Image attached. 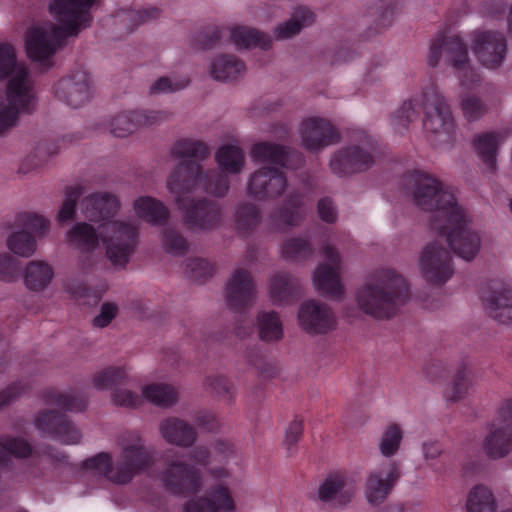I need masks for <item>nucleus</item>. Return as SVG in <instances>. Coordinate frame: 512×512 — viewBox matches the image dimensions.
Instances as JSON below:
<instances>
[{
  "label": "nucleus",
  "instance_id": "15",
  "mask_svg": "<svg viewBox=\"0 0 512 512\" xmlns=\"http://www.w3.org/2000/svg\"><path fill=\"white\" fill-rule=\"evenodd\" d=\"M419 269L427 282L442 285L454 274L452 256L441 242L431 241L421 251Z\"/></svg>",
  "mask_w": 512,
  "mask_h": 512
},
{
  "label": "nucleus",
  "instance_id": "21",
  "mask_svg": "<svg viewBox=\"0 0 512 512\" xmlns=\"http://www.w3.org/2000/svg\"><path fill=\"white\" fill-rule=\"evenodd\" d=\"M301 143L307 150L317 152L339 141V134L332 123L321 117L304 119L299 127Z\"/></svg>",
  "mask_w": 512,
  "mask_h": 512
},
{
  "label": "nucleus",
  "instance_id": "25",
  "mask_svg": "<svg viewBox=\"0 0 512 512\" xmlns=\"http://www.w3.org/2000/svg\"><path fill=\"white\" fill-rule=\"evenodd\" d=\"M184 512H234L235 502L230 490L217 485L204 497L190 499L183 508Z\"/></svg>",
  "mask_w": 512,
  "mask_h": 512
},
{
  "label": "nucleus",
  "instance_id": "23",
  "mask_svg": "<svg viewBox=\"0 0 512 512\" xmlns=\"http://www.w3.org/2000/svg\"><path fill=\"white\" fill-rule=\"evenodd\" d=\"M168 114L163 111H126L116 115L110 122V131L116 137H126L140 126L165 121Z\"/></svg>",
  "mask_w": 512,
  "mask_h": 512
},
{
  "label": "nucleus",
  "instance_id": "62",
  "mask_svg": "<svg viewBox=\"0 0 512 512\" xmlns=\"http://www.w3.org/2000/svg\"><path fill=\"white\" fill-rule=\"evenodd\" d=\"M318 214L325 222H333L336 219V211L333 203L325 198L321 199L318 203Z\"/></svg>",
  "mask_w": 512,
  "mask_h": 512
},
{
  "label": "nucleus",
  "instance_id": "31",
  "mask_svg": "<svg viewBox=\"0 0 512 512\" xmlns=\"http://www.w3.org/2000/svg\"><path fill=\"white\" fill-rule=\"evenodd\" d=\"M246 72L243 61L233 55L220 54L212 58L209 65L210 76L220 82L238 79Z\"/></svg>",
  "mask_w": 512,
  "mask_h": 512
},
{
  "label": "nucleus",
  "instance_id": "63",
  "mask_svg": "<svg viewBox=\"0 0 512 512\" xmlns=\"http://www.w3.org/2000/svg\"><path fill=\"white\" fill-rule=\"evenodd\" d=\"M198 427L205 430H213L217 427L215 416L210 412H201L195 418Z\"/></svg>",
  "mask_w": 512,
  "mask_h": 512
},
{
  "label": "nucleus",
  "instance_id": "50",
  "mask_svg": "<svg viewBox=\"0 0 512 512\" xmlns=\"http://www.w3.org/2000/svg\"><path fill=\"white\" fill-rule=\"evenodd\" d=\"M460 104L464 117L469 121L478 120L487 112L486 104L475 95L462 94Z\"/></svg>",
  "mask_w": 512,
  "mask_h": 512
},
{
  "label": "nucleus",
  "instance_id": "40",
  "mask_svg": "<svg viewBox=\"0 0 512 512\" xmlns=\"http://www.w3.org/2000/svg\"><path fill=\"white\" fill-rule=\"evenodd\" d=\"M128 379V370L125 366H110L96 372L92 377V384L98 390L112 391Z\"/></svg>",
  "mask_w": 512,
  "mask_h": 512
},
{
  "label": "nucleus",
  "instance_id": "47",
  "mask_svg": "<svg viewBox=\"0 0 512 512\" xmlns=\"http://www.w3.org/2000/svg\"><path fill=\"white\" fill-rule=\"evenodd\" d=\"M82 194L83 189L80 186L70 188L66 191L65 199L56 215V221L58 223L62 224L74 218L77 203L80 201L81 205L85 199H81Z\"/></svg>",
  "mask_w": 512,
  "mask_h": 512
},
{
  "label": "nucleus",
  "instance_id": "49",
  "mask_svg": "<svg viewBox=\"0 0 512 512\" xmlns=\"http://www.w3.org/2000/svg\"><path fill=\"white\" fill-rule=\"evenodd\" d=\"M282 256L291 261L306 259L311 254L310 245L303 238L288 239L282 246Z\"/></svg>",
  "mask_w": 512,
  "mask_h": 512
},
{
  "label": "nucleus",
  "instance_id": "36",
  "mask_svg": "<svg viewBox=\"0 0 512 512\" xmlns=\"http://www.w3.org/2000/svg\"><path fill=\"white\" fill-rule=\"evenodd\" d=\"M208 155V149L203 142L183 139L178 141L172 149L171 156L177 160H183L175 170L169 175V177L184 163L192 162L189 159H204ZM193 163H195L193 161Z\"/></svg>",
  "mask_w": 512,
  "mask_h": 512
},
{
  "label": "nucleus",
  "instance_id": "39",
  "mask_svg": "<svg viewBox=\"0 0 512 512\" xmlns=\"http://www.w3.org/2000/svg\"><path fill=\"white\" fill-rule=\"evenodd\" d=\"M142 397L154 405L170 407L177 401V392L169 384L150 383L142 387Z\"/></svg>",
  "mask_w": 512,
  "mask_h": 512
},
{
  "label": "nucleus",
  "instance_id": "29",
  "mask_svg": "<svg viewBox=\"0 0 512 512\" xmlns=\"http://www.w3.org/2000/svg\"><path fill=\"white\" fill-rule=\"evenodd\" d=\"M159 430L162 438L175 446L189 447L196 441V431L193 426L176 417L162 420Z\"/></svg>",
  "mask_w": 512,
  "mask_h": 512
},
{
  "label": "nucleus",
  "instance_id": "7",
  "mask_svg": "<svg viewBox=\"0 0 512 512\" xmlns=\"http://www.w3.org/2000/svg\"><path fill=\"white\" fill-rule=\"evenodd\" d=\"M119 454L113 461L110 454L101 452L83 463L87 475L105 476L114 483L129 482L152 463V455L138 432L123 433L117 440Z\"/></svg>",
  "mask_w": 512,
  "mask_h": 512
},
{
  "label": "nucleus",
  "instance_id": "64",
  "mask_svg": "<svg viewBox=\"0 0 512 512\" xmlns=\"http://www.w3.org/2000/svg\"><path fill=\"white\" fill-rule=\"evenodd\" d=\"M422 453L425 460H433L442 453L441 447L436 441H426L422 444Z\"/></svg>",
  "mask_w": 512,
  "mask_h": 512
},
{
  "label": "nucleus",
  "instance_id": "45",
  "mask_svg": "<svg viewBox=\"0 0 512 512\" xmlns=\"http://www.w3.org/2000/svg\"><path fill=\"white\" fill-rule=\"evenodd\" d=\"M48 404L62 411L79 412L86 407V401L75 392H52L47 399Z\"/></svg>",
  "mask_w": 512,
  "mask_h": 512
},
{
  "label": "nucleus",
  "instance_id": "53",
  "mask_svg": "<svg viewBox=\"0 0 512 512\" xmlns=\"http://www.w3.org/2000/svg\"><path fill=\"white\" fill-rule=\"evenodd\" d=\"M162 246L167 253L175 256L184 254L188 248L186 240L172 228L164 230Z\"/></svg>",
  "mask_w": 512,
  "mask_h": 512
},
{
  "label": "nucleus",
  "instance_id": "35",
  "mask_svg": "<svg viewBox=\"0 0 512 512\" xmlns=\"http://www.w3.org/2000/svg\"><path fill=\"white\" fill-rule=\"evenodd\" d=\"M428 90L429 85L424 87L420 94L402 103L392 119V125L395 129L405 128L409 122L414 121L418 117L420 109L425 111V106H429L431 103L423 98Z\"/></svg>",
  "mask_w": 512,
  "mask_h": 512
},
{
  "label": "nucleus",
  "instance_id": "52",
  "mask_svg": "<svg viewBox=\"0 0 512 512\" xmlns=\"http://www.w3.org/2000/svg\"><path fill=\"white\" fill-rule=\"evenodd\" d=\"M159 10L154 7L142 8L139 10H127L118 15V19L123 23H128L129 29L143 24L151 19L157 18Z\"/></svg>",
  "mask_w": 512,
  "mask_h": 512
},
{
  "label": "nucleus",
  "instance_id": "42",
  "mask_svg": "<svg viewBox=\"0 0 512 512\" xmlns=\"http://www.w3.org/2000/svg\"><path fill=\"white\" fill-rule=\"evenodd\" d=\"M403 429L397 423H389L383 429L378 447L384 457H392L397 454L403 440Z\"/></svg>",
  "mask_w": 512,
  "mask_h": 512
},
{
  "label": "nucleus",
  "instance_id": "30",
  "mask_svg": "<svg viewBox=\"0 0 512 512\" xmlns=\"http://www.w3.org/2000/svg\"><path fill=\"white\" fill-rule=\"evenodd\" d=\"M54 276V269L50 263L33 260L28 262L24 268L23 282L29 291L40 293L50 286Z\"/></svg>",
  "mask_w": 512,
  "mask_h": 512
},
{
  "label": "nucleus",
  "instance_id": "12",
  "mask_svg": "<svg viewBox=\"0 0 512 512\" xmlns=\"http://www.w3.org/2000/svg\"><path fill=\"white\" fill-rule=\"evenodd\" d=\"M228 34L230 42L237 49H250L259 47L268 49L272 43V38L254 28L233 25L229 27H212L199 36V42L203 48H212L222 42V38Z\"/></svg>",
  "mask_w": 512,
  "mask_h": 512
},
{
  "label": "nucleus",
  "instance_id": "43",
  "mask_svg": "<svg viewBox=\"0 0 512 512\" xmlns=\"http://www.w3.org/2000/svg\"><path fill=\"white\" fill-rule=\"evenodd\" d=\"M15 223H18L27 231L33 232V235L39 238L46 236L51 227L50 220L46 216L36 212H23L18 214L15 217Z\"/></svg>",
  "mask_w": 512,
  "mask_h": 512
},
{
  "label": "nucleus",
  "instance_id": "19",
  "mask_svg": "<svg viewBox=\"0 0 512 512\" xmlns=\"http://www.w3.org/2000/svg\"><path fill=\"white\" fill-rule=\"evenodd\" d=\"M481 300L491 318L512 325V287L509 283L491 280L482 289Z\"/></svg>",
  "mask_w": 512,
  "mask_h": 512
},
{
  "label": "nucleus",
  "instance_id": "16",
  "mask_svg": "<svg viewBox=\"0 0 512 512\" xmlns=\"http://www.w3.org/2000/svg\"><path fill=\"white\" fill-rule=\"evenodd\" d=\"M470 41L473 54L484 67L497 69L503 64L507 53L503 34L491 30H475Z\"/></svg>",
  "mask_w": 512,
  "mask_h": 512
},
{
  "label": "nucleus",
  "instance_id": "44",
  "mask_svg": "<svg viewBox=\"0 0 512 512\" xmlns=\"http://www.w3.org/2000/svg\"><path fill=\"white\" fill-rule=\"evenodd\" d=\"M472 374L467 370H460L454 376V379L450 386L446 389L444 397L448 402H457L464 399L471 386H472Z\"/></svg>",
  "mask_w": 512,
  "mask_h": 512
},
{
  "label": "nucleus",
  "instance_id": "37",
  "mask_svg": "<svg viewBox=\"0 0 512 512\" xmlns=\"http://www.w3.org/2000/svg\"><path fill=\"white\" fill-rule=\"evenodd\" d=\"M467 512H495L496 502L492 491L478 484L471 488L466 500Z\"/></svg>",
  "mask_w": 512,
  "mask_h": 512
},
{
  "label": "nucleus",
  "instance_id": "55",
  "mask_svg": "<svg viewBox=\"0 0 512 512\" xmlns=\"http://www.w3.org/2000/svg\"><path fill=\"white\" fill-rule=\"evenodd\" d=\"M237 229L247 230L258 224L260 216L256 207L252 204L240 206L236 211Z\"/></svg>",
  "mask_w": 512,
  "mask_h": 512
},
{
  "label": "nucleus",
  "instance_id": "9",
  "mask_svg": "<svg viewBox=\"0 0 512 512\" xmlns=\"http://www.w3.org/2000/svg\"><path fill=\"white\" fill-rule=\"evenodd\" d=\"M251 158L262 164L273 167H262L255 171L247 183V194L257 200L272 199L280 196L287 186L286 178L279 167H288L289 158L297 154L289 155L281 146L270 142H259L253 145L250 151Z\"/></svg>",
  "mask_w": 512,
  "mask_h": 512
},
{
  "label": "nucleus",
  "instance_id": "22",
  "mask_svg": "<svg viewBox=\"0 0 512 512\" xmlns=\"http://www.w3.org/2000/svg\"><path fill=\"white\" fill-rule=\"evenodd\" d=\"M36 428L64 444H77L81 439L80 431L74 424L57 411L44 410L39 413Z\"/></svg>",
  "mask_w": 512,
  "mask_h": 512
},
{
  "label": "nucleus",
  "instance_id": "10",
  "mask_svg": "<svg viewBox=\"0 0 512 512\" xmlns=\"http://www.w3.org/2000/svg\"><path fill=\"white\" fill-rule=\"evenodd\" d=\"M444 54L448 64L455 70L461 88L464 90L476 88L480 78L470 65L467 45L459 35H437L430 44L428 65L437 66Z\"/></svg>",
  "mask_w": 512,
  "mask_h": 512
},
{
  "label": "nucleus",
  "instance_id": "38",
  "mask_svg": "<svg viewBox=\"0 0 512 512\" xmlns=\"http://www.w3.org/2000/svg\"><path fill=\"white\" fill-rule=\"evenodd\" d=\"M259 338L265 342L278 341L283 337V325L275 312H261L256 319Z\"/></svg>",
  "mask_w": 512,
  "mask_h": 512
},
{
  "label": "nucleus",
  "instance_id": "2",
  "mask_svg": "<svg viewBox=\"0 0 512 512\" xmlns=\"http://www.w3.org/2000/svg\"><path fill=\"white\" fill-rule=\"evenodd\" d=\"M215 161L221 171H205L199 164H182L167 179V189L174 197L178 208L184 213L185 221L194 230H210L221 220V211L211 201L189 200L192 193H205L215 197L226 195L229 180L224 172L239 174L245 166L243 150L236 144H224L215 153Z\"/></svg>",
  "mask_w": 512,
  "mask_h": 512
},
{
  "label": "nucleus",
  "instance_id": "14",
  "mask_svg": "<svg viewBox=\"0 0 512 512\" xmlns=\"http://www.w3.org/2000/svg\"><path fill=\"white\" fill-rule=\"evenodd\" d=\"M482 447L492 459L503 458L512 451V400L500 406L496 418L488 425Z\"/></svg>",
  "mask_w": 512,
  "mask_h": 512
},
{
  "label": "nucleus",
  "instance_id": "1",
  "mask_svg": "<svg viewBox=\"0 0 512 512\" xmlns=\"http://www.w3.org/2000/svg\"><path fill=\"white\" fill-rule=\"evenodd\" d=\"M120 202L115 195L95 193L85 197L81 213L90 222L98 224L97 230L86 222L74 224L65 234L66 244L80 252L79 265L90 267L102 255L101 244L109 260L124 266L132 256L138 237V227L131 222L115 220Z\"/></svg>",
  "mask_w": 512,
  "mask_h": 512
},
{
  "label": "nucleus",
  "instance_id": "18",
  "mask_svg": "<svg viewBox=\"0 0 512 512\" xmlns=\"http://www.w3.org/2000/svg\"><path fill=\"white\" fill-rule=\"evenodd\" d=\"M323 262L313 272L314 288L334 299H340L344 287L340 280V256L331 245H325L322 250Z\"/></svg>",
  "mask_w": 512,
  "mask_h": 512
},
{
  "label": "nucleus",
  "instance_id": "11",
  "mask_svg": "<svg viewBox=\"0 0 512 512\" xmlns=\"http://www.w3.org/2000/svg\"><path fill=\"white\" fill-rule=\"evenodd\" d=\"M424 99L431 102L425 106L424 130L433 145H445L453 141L455 136L454 120L444 97L434 84H429V90Z\"/></svg>",
  "mask_w": 512,
  "mask_h": 512
},
{
  "label": "nucleus",
  "instance_id": "58",
  "mask_svg": "<svg viewBox=\"0 0 512 512\" xmlns=\"http://www.w3.org/2000/svg\"><path fill=\"white\" fill-rule=\"evenodd\" d=\"M205 386L212 392L216 393L219 397L232 398L233 385L224 376H210L205 380Z\"/></svg>",
  "mask_w": 512,
  "mask_h": 512
},
{
  "label": "nucleus",
  "instance_id": "34",
  "mask_svg": "<svg viewBox=\"0 0 512 512\" xmlns=\"http://www.w3.org/2000/svg\"><path fill=\"white\" fill-rule=\"evenodd\" d=\"M313 22V12L306 7H299L295 9L289 20L275 27L274 36L277 40L292 38Z\"/></svg>",
  "mask_w": 512,
  "mask_h": 512
},
{
  "label": "nucleus",
  "instance_id": "56",
  "mask_svg": "<svg viewBox=\"0 0 512 512\" xmlns=\"http://www.w3.org/2000/svg\"><path fill=\"white\" fill-rule=\"evenodd\" d=\"M19 275L17 260L6 252L0 253V281L13 283Z\"/></svg>",
  "mask_w": 512,
  "mask_h": 512
},
{
  "label": "nucleus",
  "instance_id": "33",
  "mask_svg": "<svg viewBox=\"0 0 512 512\" xmlns=\"http://www.w3.org/2000/svg\"><path fill=\"white\" fill-rule=\"evenodd\" d=\"M6 247L15 256L29 258L36 253L37 240L30 231L22 228L14 220L6 238Z\"/></svg>",
  "mask_w": 512,
  "mask_h": 512
},
{
  "label": "nucleus",
  "instance_id": "3",
  "mask_svg": "<svg viewBox=\"0 0 512 512\" xmlns=\"http://www.w3.org/2000/svg\"><path fill=\"white\" fill-rule=\"evenodd\" d=\"M415 205L430 212L432 232L443 237L460 258L471 261L481 249V236L469 213L458 203L454 191L432 175L415 171L407 177Z\"/></svg>",
  "mask_w": 512,
  "mask_h": 512
},
{
  "label": "nucleus",
  "instance_id": "6",
  "mask_svg": "<svg viewBox=\"0 0 512 512\" xmlns=\"http://www.w3.org/2000/svg\"><path fill=\"white\" fill-rule=\"evenodd\" d=\"M355 303L364 314L375 319H391L410 299L406 279L390 268L372 271L357 288Z\"/></svg>",
  "mask_w": 512,
  "mask_h": 512
},
{
  "label": "nucleus",
  "instance_id": "28",
  "mask_svg": "<svg viewBox=\"0 0 512 512\" xmlns=\"http://www.w3.org/2000/svg\"><path fill=\"white\" fill-rule=\"evenodd\" d=\"M255 296V287L249 273L244 269H236L227 287L226 299L231 307L238 308L248 305Z\"/></svg>",
  "mask_w": 512,
  "mask_h": 512
},
{
  "label": "nucleus",
  "instance_id": "54",
  "mask_svg": "<svg viewBox=\"0 0 512 512\" xmlns=\"http://www.w3.org/2000/svg\"><path fill=\"white\" fill-rule=\"evenodd\" d=\"M111 400L115 405L127 408H136L142 404V397L127 387L115 388Z\"/></svg>",
  "mask_w": 512,
  "mask_h": 512
},
{
  "label": "nucleus",
  "instance_id": "5",
  "mask_svg": "<svg viewBox=\"0 0 512 512\" xmlns=\"http://www.w3.org/2000/svg\"><path fill=\"white\" fill-rule=\"evenodd\" d=\"M8 79L6 91L0 89V132L11 129L20 112L30 113L37 105L35 82L28 65L17 59L15 48L0 44V80Z\"/></svg>",
  "mask_w": 512,
  "mask_h": 512
},
{
  "label": "nucleus",
  "instance_id": "4",
  "mask_svg": "<svg viewBox=\"0 0 512 512\" xmlns=\"http://www.w3.org/2000/svg\"><path fill=\"white\" fill-rule=\"evenodd\" d=\"M96 0H50L49 10L57 24L37 23L24 38L27 56L43 68L53 65V56L65 37L75 36L91 21L90 8Z\"/></svg>",
  "mask_w": 512,
  "mask_h": 512
},
{
  "label": "nucleus",
  "instance_id": "46",
  "mask_svg": "<svg viewBox=\"0 0 512 512\" xmlns=\"http://www.w3.org/2000/svg\"><path fill=\"white\" fill-rule=\"evenodd\" d=\"M302 217L303 210L301 204L290 201L285 209L272 216V225L277 230H283L298 225Z\"/></svg>",
  "mask_w": 512,
  "mask_h": 512
},
{
  "label": "nucleus",
  "instance_id": "32",
  "mask_svg": "<svg viewBox=\"0 0 512 512\" xmlns=\"http://www.w3.org/2000/svg\"><path fill=\"white\" fill-rule=\"evenodd\" d=\"M137 218L152 225H162L169 216L167 207L158 199L151 196H139L132 204Z\"/></svg>",
  "mask_w": 512,
  "mask_h": 512
},
{
  "label": "nucleus",
  "instance_id": "41",
  "mask_svg": "<svg viewBox=\"0 0 512 512\" xmlns=\"http://www.w3.org/2000/svg\"><path fill=\"white\" fill-rule=\"evenodd\" d=\"M295 279L286 273H277L270 280L269 298L275 305H283L289 300Z\"/></svg>",
  "mask_w": 512,
  "mask_h": 512
},
{
  "label": "nucleus",
  "instance_id": "26",
  "mask_svg": "<svg viewBox=\"0 0 512 512\" xmlns=\"http://www.w3.org/2000/svg\"><path fill=\"white\" fill-rule=\"evenodd\" d=\"M356 491L355 481L342 473H335L327 477L318 489V497L321 501L334 505L348 503Z\"/></svg>",
  "mask_w": 512,
  "mask_h": 512
},
{
  "label": "nucleus",
  "instance_id": "20",
  "mask_svg": "<svg viewBox=\"0 0 512 512\" xmlns=\"http://www.w3.org/2000/svg\"><path fill=\"white\" fill-rule=\"evenodd\" d=\"M297 318L300 328L310 335L328 334L337 325L332 309L317 300H307L301 303Z\"/></svg>",
  "mask_w": 512,
  "mask_h": 512
},
{
  "label": "nucleus",
  "instance_id": "61",
  "mask_svg": "<svg viewBox=\"0 0 512 512\" xmlns=\"http://www.w3.org/2000/svg\"><path fill=\"white\" fill-rule=\"evenodd\" d=\"M187 266L190 268L191 275L194 278L204 277L212 270L210 264L200 258L191 259Z\"/></svg>",
  "mask_w": 512,
  "mask_h": 512
},
{
  "label": "nucleus",
  "instance_id": "51",
  "mask_svg": "<svg viewBox=\"0 0 512 512\" xmlns=\"http://www.w3.org/2000/svg\"><path fill=\"white\" fill-rule=\"evenodd\" d=\"M190 83L189 77L185 75H173L161 77L150 87L152 93H172L184 89Z\"/></svg>",
  "mask_w": 512,
  "mask_h": 512
},
{
  "label": "nucleus",
  "instance_id": "13",
  "mask_svg": "<svg viewBox=\"0 0 512 512\" xmlns=\"http://www.w3.org/2000/svg\"><path fill=\"white\" fill-rule=\"evenodd\" d=\"M375 148L374 141L363 135L358 143L350 144L334 153L330 159V168L340 176L364 171L374 163Z\"/></svg>",
  "mask_w": 512,
  "mask_h": 512
},
{
  "label": "nucleus",
  "instance_id": "59",
  "mask_svg": "<svg viewBox=\"0 0 512 512\" xmlns=\"http://www.w3.org/2000/svg\"><path fill=\"white\" fill-rule=\"evenodd\" d=\"M26 391V387L21 383H13L0 391V408L10 404Z\"/></svg>",
  "mask_w": 512,
  "mask_h": 512
},
{
  "label": "nucleus",
  "instance_id": "57",
  "mask_svg": "<svg viewBox=\"0 0 512 512\" xmlns=\"http://www.w3.org/2000/svg\"><path fill=\"white\" fill-rule=\"evenodd\" d=\"M119 313V306L114 302L101 304L98 314L93 318L92 325L96 328L107 327Z\"/></svg>",
  "mask_w": 512,
  "mask_h": 512
},
{
  "label": "nucleus",
  "instance_id": "27",
  "mask_svg": "<svg viewBox=\"0 0 512 512\" xmlns=\"http://www.w3.org/2000/svg\"><path fill=\"white\" fill-rule=\"evenodd\" d=\"M510 136L511 130L504 128L497 131L484 132L474 138V149L488 172L492 173L495 171L498 148L505 143Z\"/></svg>",
  "mask_w": 512,
  "mask_h": 512
},
{
  "label": "nucleus",
  "instance_id": "60",
  "mask_svg": "<svg viewBox=\"0 0 512 512\" xmlns=\"http://www.w3.org/2000/svg\"><path fill=\"white\" fill-rule=\"evenodd\" d=\"M303 432V424L299 419H294L289 423L285 430V445L288 448L292 447L298 442Z\"/></svg>",
  "mask_w": 512,
  "mask_h": 512
},
{
  "label": "nucleus",
  "instance_id": "48",
  "mask_svg": "<svg viewBox=\"0 0 512 512\" xmlns=\"http://www.w3.org/2000/svg\"><path fill=\"white\" fill-rule=\"evenodd\" d=\"M30 452V445L22 438L0 441V465H4L10 455L15 457H27Z\"/></svg>",
  "mask_w": 512,
  "mask_h": 512
},
{
  "label": "nucleus",
  "instance_id": "17",
  "mask_svg": "<svg viewBox=\"0 0 512 512\" xmlns=\"http://www.w3.org/2000/svg\"><path fill=\"white\" fill-rule=\"evenodd\" d=\"M55 98L77 109L89 103L93 97L92 79L85 70H76L61 78L54 87Z\"/></svg>",
  "mask_w": 512,
  "mask_h": 512
},
{
  "label": "nucleus",
  "instance_id": "24",
  "mask_svg": "<svg viewBox=\"0 0 512 512\" xmlns=\"http://www.w3.org/2000/svg\"><path fill=\"white\" fill-rule=\"evenodd\" d=\"M396 463H387L372 471L366 483V498L369 503L377 505L382 502L399 478Z\"/></svg>",
  "mask_w": 512,
  "mask_h": 512
},
{
  "label": "nucleus",
  "instance_id": "8",
  "mask_svg": "<svg viewBox=\"0 0 512 512\" xmlns=\"http://www.w3.org/2000/svg\"><path fill=\"white\" fill-rule=\"evenodd\" d=\"M232 452L230 444L217 442L212 448L196 446L186 455L176 456L168 462L161 475L166 489L175 495L195 493L202 487L201 468L212 460L228 456Z\"/></svg>",
  "mask_w": 512,
  "mask_h": 512
}]
</instances>
